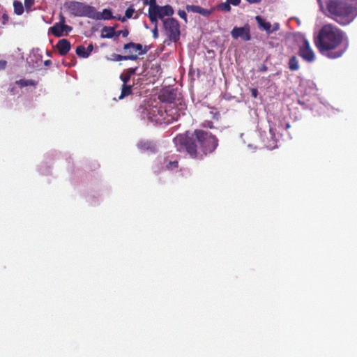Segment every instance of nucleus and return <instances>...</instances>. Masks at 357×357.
I'll list each match as a JSON object with an SVG mask.
<instances>
[{
  "label": "nucleus",
  "instance_id": "obj_24",
  "mask_svg": "<svg viewBox=\"0 0 357 357\" xmlns=\"http://www.w3.org/2000/svg\"><path fill=\"white\" fill-rule=\"evenodd\" d=\"M14 13L17 15H21L24 13V8L22 3L20 1L15 0L13 2Z\"/></svg>",
  "mask_w": 357,
  "mask_h": 357
},
{
  "label": "nucleus",
  "instance_id": "obj_29",
  "mask_svg": "<svg viewBox=\"0 0 357 357\" xmlns=\"http://www.w3.org/2000/svg\"><path fill=\"white\" fill-rule=\"evenodd\" d=\"M158 5L156 3L155 0H149V12H155L158 8Z\"/></svg>",
  "mask_w": 357,
  "mask_h": 357
},
{
  "label": "nucleus",
  "instance_id": "obj_35",
  "mask_svg": "<svg viewBox=\"0 0 357 357\" xmlns=\"http://www.w3.org/2000/svg\"><path fill=\"white\" fill-rule=\"evenodd\" d=\"M63 33L64 31L70 32L72 31L73 28L70 26L65 24V23H62Z\"/></svg>",
  "mask_w": 357,
  "mask_h": 357
},
{
  "label": "nucleus",
  "instance_id": "obj_38",
  "mask_svg": "<svg viewBox=\"0 0 357 357\" xmlns=\"http://www.w3.org/2000/svg\"><path fill=\"white\" fill-rule=\"evenodd\" d=\"M203 126L205 128H212L213 127V124L212 121H206L203 123Z\"/></svg>",
  "mask_w": 357,
  "mask_h": 357
},
{
  "label": "nucleus",
  "instance_id": "obj_50",
  "mask_svg": "<svg viewBox=\"0 0 357 357\" xmlns=\"http://www.w3.org/2000/svg\"><path fill=\"white\" fill-rule=\"evenodd\" d=\"M147 1H148V0H146V1H145V2H144V3H147Z\"/></svg>",
  "mask_w": 357,
  "mask_h": 357
},
{
  "label": "nucleus",
  "instance_id": "obj_23",
  "mask_svg": "<svg viewBox=\"0 0 357 357\" xmlns=\"http://www.w3.org/2000/svg\"><path fill=\"white\" fill-rule=\"evenodd\" d=\"M15 84L20 86L21 88L29 86H35L37 84V82L33 79H21L20 80H17L15 82Z\"/></svg>",
  "mask_w": 357,
  "mask_h": 357
},
{
  "label": "nucleus",
  "instance_id": "obj_6",
  "mask_svg": "<svg viewBox=\"0 0 357 357\" xmlns=\"http://www.w3.org/2000/svg\"><path fill=\"white\" fill-rule=\"evenodd\" d=\"M68 8L70 13L78 17H87L91 19L93 13V6L87 5L82 2L71 1L69 3Z\"/></svg>",
  "mask_w": 357,
  "mask_h": 357
},
{
  "label": "nucleus",
  "instance_id": "obj_39",
  "mask_svg": "<svg viewBox=\"0 0 357 357\" xmlns=\"http://www.w3.org/2000/svg\"><path fill=\"white\" fill-rule=\"evenodd\" d=\"M251 95L253 98H256L258 96V90L255 88H252L250 89Z\"/></svg>",
  "mask_w": 357,
  "mask_h": 357
},
{
  "label": "nucleus",
  "instance_id": "obj_30",
  "mask_svg": "<svg viewBox=\"0 0 357 357\" xmlns=\"http://www.w3.org/2000/svg\"><path fill=\"white\" fill-rule=\"evenodd\" d=\"M299 68L298 61L296 56H291V70H296Z\"/></svg>",
  "mask_w": 357,
  "mask_h": 357
},
{
  "label": "nucleus",
  "instance_id": "obj_42",
  "mask_svg": "<svg viewBox=\"0 0 357 357\" xmlns=\"http://www.w3.org/2000/svg\"><path fill=\"white\" fill-rule=\"evenodd\" d=\"M7 62L4 60H0V70L6 68Z\"/></svg>",
  "mask_w": 357,
  "mask_h": 357
},
{
  "label": "nucleus",
  "instance_id": "obj_2",
  "mask_svg": "<svg viewBox=\"0 0 357 357\" xmlns=\"http://www.w3.org/2000/svg\"><path fill=\"white\" fill-rule=\"evenodd\" d=\"M174 142L178 151L185 150L191 158L195 159H202L213 152L218 146V139L215 135L199 129L192 133L178 135Z\"/></svg>",
  "mask_w": 357,
  "mask_h": 357
},
{
  "label": "nucleus",
  "instance_id": "obj_8",
  "mask_svg": "<svg viewBox=\"0 0 357 357\" xmlns=\"http://www.w3.org/2000/svg\"><path fill=\"white\" fill-rule=\"evenodd\" d=\"M231 37L236 40L241 38L243 41H249L251 39L250 29L248 24L242 27L235 26L231 31Z\"/></svg>",
  "mask_w": 357,
  "mask_h": 357
},
{
  "label": "nucleus",
  "instance_id": "obj_12",
  "mask_svg": "<svg viewBox=\"0 0 357 357\" xmlns=\"http://www.w3.org/2000/svg\"><path fill=\"white\" fill-rule=\"evenodd\" d=\"M125 52H129V54H133V52H138L139 54H144L147 52V50H143L142 45L139 43H135L130 42L125 44L123 46Z\"/></svg>",
  "mask_w": 357,
  "mask_h": 357
},
{
  "label": "nucleus",
  "instance_id": "obj_19",
  "mask_svg": "<svg viewBox=\"0 0 357 357\" xmlns=\"http://www.w3.org/2000/svg\"><path fill=\"white\" fill-rule=\"evenodd\" d=\"M137 70V67H136V68H129L126 69L120 75V79L123 82V83L128 84V82L130 79L131 76L136 73Z\"/></svg>",
  "mask_w": 357,
  "mask_h": 357
},
{
  "label": "nucleus",
  "instance_id": "obj_1",
  "mask_svg": "<svg viewBox=\"0 0 357 357\" xmlns=\"http://www.w3.org/2000/svg\"><path fill=\"white\" fill-rule=\"evenodd\" d=\"M313 41L319 52L331 59L341 57L348 48L344 32L331 24H324L314 35Z\"/></svg>",
  "mask_w": 357,
  "mask_h": 357
},
{
  "label": "nucleus",
  "instance_id": "obj_33",
  "mask_svg": "<svg viewBox=\"0 0 357 357\" xmlns=\"http://www.w3.org/2000/svg\"><path fill=\"white\" fill-rule=\"evenodd\" d=\"M178 16H179L181 19L184 20V21H185V22H187V15H186V13H185L184 10H179L178 11Z\"/></svg>",
  "mask_w": 357,
  "mask_h": 357
},
{
  "label": "nucleus",
  "instance_id": "obj_45",
  "mask_svg": "<svg viewBox=\"0 0 357 357\" xmlns=\"http://www.w3.org/2000/svg\"><path fill=\"white\" fill-rule=\"evenodd\" d=\"M121 17V15H114V16L113 15V18H112V19H114V20H120Z\"/></svg>",
  "mask_w": 357,
  "mask_h": 357
},
{
  "label": "nucleus",
  "instance_id": "obj_40",
  "mask_svg": "<svg viewBox=\"0 0 357 357\" xmlns=\"http://www.w3.org/2000/svg\"><path fill=\"white\" fill-rule=\"evenodd\" d=\"M93 50V45L92 43H90L88 47L86 48V51L87 53H89V56L91 54L92 51Z\"/></svg>",
  "mask_w": 357,
  "mask_h": 357
},
{
  "label": "nucleus",
  "instance_id": "obj_4",
  "mask_svg": "<svg viewBox=\"0 0 357 357\" xmlns=\"http://www.w3.org/2000/svg\"><path fill=\"white\" fill-rule=\"evenodd\" d=\"M293 37L299 43V56L308 63L314 61L315 54L310 47L309 41L301 33H294Z\"/></svg>",
  "mask_w": 357,
  "mask_h": 357
},
{
  "label": "nucleus",
  "instance_id": "obj_15",
  "mask_svg": "<svg viewBox=\"0 0 357 357\" xmlns=\"http://www.w3.org/2000/svg\"><path fill=\"white\" fill-rule=\"evenodd\" d=\"M155 12L158 13V18H160L162 22L163 20H165L164 18L165 16L171 17L174 14V10L169 5H165L164 6H159Z\"/></svg>",
  "mask_w": 357,
  "mask_h": 357
},
{
  "label": "nucleus",
  "instance_id": "obj_13",
  "mask_svg": "<svg viewBox=\"0 0 357 357\" xmlns=\"http://www.w3.org/2000/svg\"><path fill=\"white\" fill-rule=\"evenodd\" d=\"M91 19L95 20H109L113 18L112 12L110 9L105 8L101 13H100L96 11L95 7H93V13Z\"/></svg>",
  "mask_w": 357,
  "mask_h": 357
},
{
  "label": "nucleus",
  "instance_id": "obj_46",
  "mask_svg": "<svg viewBox=\"0 0 357 357\" xmlns=\"http://www.w3.org/2000/svg\"><path fill=\"white\" fill-rule=\"evenodd\" d=\"M44 63H45V66H47L52 63V61L50 60H46Z\"/></svg>",
  "mask_w": 357,
  "mask_h": 357
},
{
  "label": "nucleus",
  "instance_id": "obj_18",
  "mask_svg": "<svg viewBox=\"0 0 357 357\" xmlns=\"http://www.w3.org/2000/svg\"><path fill=\"white\" fill-rule=\"evenodd\" d=\"M117 24L114 26H104L101 31L100 37L102 38H112L115 36L116 34V28Z\"/></svg>",
  "mask_w": 357,
  "mask_h": 357
},
{
  "label": "nucleus",
  "instance_id": "obj_7",
  "mask_svg": "<svg viewBox=\"0 0 357 357\" xmlns=\"http://www.w3.org/2000/svg\"><path fill=\"white\" fill-rule=\"evenodd\" d=\"M148 119L151 122H155L156 123H166V117L167 113L165 108L162 107H153L149 109L147 113Z\"/></svg>",
  "mask_w": 357,
  "mask_h": 357
},
{
  "label": "nucleus",
  "instance_id": "obj_26",
  "mask_svg": "<svg viewBox=\"0 0 357 357\" xmlns=\"http://www.w3.org/2000/svg\"><path fill=\"white\" fill-rule=\"evenodd\" d=\"M149 17L152 24H154V26H158V13L156 12H149Z\"/></svg>",
  "mask_w": 357,
  "mask_h": 357
},
{
  "label": "nucleus",
  "instance_id": "obj_44",
  "mask_svg": "<svg viewBox=\"0 0 357 357\" xmlns=\"http://www.w3.org/2000/svg\"><path fill=\"white\" fill-rule=\"evenodd\" d=\"M8 91L10 94H15L16 93V88L15 86H10L8 88Z\"/></svg>",
  "mask_w": 357,
  "mask_h": 357
},
{
  "label": "nucleus",
  "instance_id": "obj_34",
  "mask_svg": "<svg viewBox=\"0 0 357 357\" xmlns=\"http://www.w3.org/2000/svg\"><path fill=\"white\" fill-rule=\"evenodd\" d=\"M2 19V24H6L9 20V16L7 13H3L1 17Z\"/></svg>",
  "mask_w": 357,
  "mask_h": 357
},
{
  "label": "nucleus",
  "instance_id": "obj_28",
  "mask_svg": "<svg viewBox=\"0 0 357 357\" xmlns=\"http://www.w3.org/2000/svg\"><path fill=\"white\" fill-rule=\"evenodd\" d=\"M230 3L227 1V2L222 3L219 5V9L225 11V12H229L231 10V6Z\"/></svg>",
  "mask_w": 357,
  "mask_h": 357
},
{
  "label": "nucleus",
  "instance_id": "obj_37",
  "mask_svg": "<svg viewBox=\"0 0 357 357\" xmlns=\"http://www.w3.org/2000/svg\"><path fill=\"white\" fill-rule=\"evenodd\" d=\"M152 33H153V37L156 39L158 38V26H154V28L152 30Z\"/></svg>",
  "mask_w": 357,
  "mask_h": 357
},
{
  "label": "nucleus",
  "instance_id": "obj_16",
  "mask_svg": "<svg viewBox=\"0 0 357 357\" xmlns=\"http://www.w3.org/2000/svg\"><path fill=\"white\" fill-rule=\"evenodd\" d=\"M62 23H65V17H61L60 22L55 23L50 28L51 33L56 37H61L63 34Z\"/></svg>",
  "mask_w": 357,
  "mask_h": 357
},
{
  "label": "nucleus",
  "instance_id": "obj_48",
  "mask_svg": "<svg viewBox=\"0 0 357 357\" xmlns=\"http://www.w3.org/2000/svg\"><path fill=\"white\" fill-rule=\"evenodd\" d=\"M250 3H257L259 2L261 0H247Z\"/></svg>",
  "mask_w": 357,
  "mask_h": 357
},
{
  "label": "nucleus",
  "instance_id": "obj_22",
  "mask_svg": "<svg viewBox=\"0 0 357 357\" xmlns=\"http://www.w3.org/2000/svg\"><path fill=\"white\" fill-rule=\"evenodd\" d=\"M130 94H132V86L123 83L121 88V95L119 96V99L121 100Z\"/></svg>",
  "mask_w": 357,
  "mask_h": 357
},
{
  "label": "nucleus",
  "instance_id": "obj_21",
  "mask_svg": "<svg viewBox=\"0 0 357 357\" xmlns=\"http://www.w3.org/2000/svg\"><path fill=\"white\" fill-rule=\"evenodd\" d=\"M255 20L257 22L259 27L260 29H262L265 30L268 33H271L272 31V30H271V24L270 22H266L260 16H256Z\"/></svg>",
  "mask_w": 357,
  "mask_h": 357
},
{
  "label": "nucleus",
  "instance_id": "obj_41",
  "mask_svg": "<svg viewBox=\"0 0 357 357\" xmlns=\"http://www.w3.org/2000/svg\"><path fill=\"white\" fill-rule=\"evenodd\" d=\"M229 3L233 5V6H238L241 3V0H227Z\"/></svg>",
  "mask_w": 357,
  "mask_h": 357
},
{
  "label": "nucleus",
  "instance_id": "obj_43",
  "mask_svg": "<svg viewBox=\"0 0 357 357\" xmlns=\"http://www.w3.org/2000/svg\"><path fill=\"white\" fill-rule=\"evenodd\" d=\"M267 70H268L267 66H266L265 64H264V63H263V64H261V65L259 66V70H259V72L263 73V72H266V71H267Z\"/></svg>",
  "mask_w": 357,
  "mask_h": 357
},
{
  "label": "nucleus",
  "instance_id": "obj_11",
  "mask_svg": "<svg viewBox=\"0 0 357 357\" xmlns=\"http://www.w3.org/2000/svg\"><path fill=\"white\" fill-rule=\"evenodd\" d=\"M165 109L167 113V116H165L167 124H169L179 119L181 112L177 107H175V105H169L165 107Z\"/></svg>",
  "mask_w": 357,
  "mask_h": 357
},
{
  "label": "nucleus",
  "instance_id": "obj_20",
  "mask_svg": "<svg viewBox=\"0 0 357 357\" xmlns=\"http://www.w3.org/2000/svg\"><path fill=\"white\" fill-rule=\"evenodd\" d=\"M113 60L116 61L132 60L135 61L138 59V55L136 54H129L128 55H120L117 54H112Z\"/></svg>",
  "mask_w": 357,
  "mask_h": 357
},
{
  "label": "nucleus",
  "instance_id": "obj_14",
  "mask_svg": "<svg viewBox=\"0 0 357 357\" xmlns=\"http://www.w3.org/2000/svg\"><path fill=\"white\" fill-rule=\"evenodd\" d=\"M56 47L59 54L61 56H65L70 50L71 45L68 40L63 38L58 41Z\"/></svg>",
  "mask_w": 357,
  "mask_h": 357
},
{
  "label": "nucleus",
  "instance_id": "obj_5",
  "mask_svg": "<svg viewBox=\"0 0 357 357\" xmlns=\"http://www.w3.org/2000/svg\"><path fill=\"white\" fill-rule=\"evenodd\" d=\"M163 29L165 35L171 42L176 43L180 39V24L177 20L168 17L163 20Z\"/></svg>",
  "mask_w": 357,
  "mask_h": 357
},
{
  "label": "nucleus",
  "instance_id": "obj_25",
  "mask_svg": "<svg viewBox=\"0 0 357 357\" xmlns=\"http://www.w3.org/2000/svg\"><path fill=\"white\" fill-rule=\"evenodd\" d=\"M77 55L81 58H88L89 53L86 51V47L84 45H78L75 51Z\"/></svg>",
  "mask_w": 357,
  "mask_h": 357
},
{
  "label": "nucleus",
  "instance_id": "obj_49",
  "mask_svg": "<svg viewBox=\"0 0 357 357\" xmlns=\"http://www.w3.org/2000/svg\"><path fill=\"white\" fill-rule=\"evenodd\" d=\"M291 20H296V22H297V23H298V24H300V20H299L298 18H296V17H291Z\"/></svg>",
  "mask_w": 357,
  "mask_h": 357
},
{
  "label": "nucleus",
  "instance_id": "obj_3",
  "mask_svg": "<svg viewBox=\"0 0 357 357\" xmlns=\"http://www.w3.org/2000/svg\"><path fill=\"white\" fill-rule=\"evenodd\" d=\"M329 17L340 25H347L355 18L354 8L341 0H331L327 3Z\"/></svg>",
  "mask_w": 357,
  "mask_h": 357
},
{
  "label": "nucleus",
  "instance_id": "obj_9",
  "mask_svg": "<svg viewBox=\"0 0 357 357\" xmlns=\"http://www.w3.org/2000/svg\"><path fill=\"white\" fill-rule=\"evenodd\" d=\"M159 162L162 165V168L167 170H173L177 169L178 167V162L176 158L172 155H167L159 158Z\"/></svg>",
  "mask_w": 357,
  "mask_h": 357
},
{
  "label": "nucleus",
  "instance_id": "obj_36",
  "mask_svg": "<svg viewBox=\"0 0 357 357\" xmlns=\"http://www.w3.org/2000/svg\"><path fill=\"white\" fill-rule=\"evenodd\" d=\"M138 146L139 149H143V150L149 149L150 148L149 144H148L147 143H142V142L139 143L138 144Z\"/></svg>",
  "mask_w": 357,
  "mask_h": 357
},
{
  "label": "nucleus",
  "instance_id": "obj_17",
  "mask_svg": "<svg viewBox=\"0 0 357 357\" xmlns=\"http://www.w3.org/2000/svg\"><path fill=\"white\" fill-rule=\"evenodd\" d=\"M185 8L188 12L199 13L204 17H207L211 14V11L209 10L196 5H187Z\"/></svg>",
  "mask_w": 357,
  "mask_h": 357
},
{
  "label": "nucleus",
  "instance_id": "obj_27",
  "mask_svg": "<svg viewBox=\"0 0 357 357\" xmlns=\"http://www.w3.org/2000/svg\"><path fill=\"white\" fill-rule=\"evenodd\" d=\"M35 0H24V8L27 13L31 12V7L33 6Z\"/></svg>",
  "mask_w": 357,
  "mask_h": 357
},
{
  "label": "nucleus",
  "instance_id": "obj_31",
  "mask_svg": "<svg viewBox=\"0 0 357 357\" xmlns=\"http://www.w3.org/2000/svg\"><path fill=\"white\" fill-rule=\"evenodd\" d=\"M134 13L135 8H133L132 6H131L126 10L125 15L126 16L127 18L130 19L132 17Z\"/></svg>",
  "mask_w": 357,
  "mask_h": 357
},
{
  "label": "nucleus",
  "instance_id": "obj_47",
  "mask_svg": "<svg viewBox=\"0 0 357 357\" xmlns=\"http://www.w3.org/2000/svg\"><path fill=\"white\" fill-rule=\"evenodd\" d=\"M128 18L126 17V16L125 15L124 17H121V19H120V21L122 22H124L126 21Z\"/></svg>",
  "mask_w": 357,
  "mask_h": 357
},
{
  "label": "nucleus",
  "instance_id": "obj_32",
  "mask_svg": "<svg viewBox=\"0 0 357 357\" xmlns=\"http://www.w3.org/2000/svg\"><path fill=\"white\" fill-rule=\"evenodd\" d=\"M129 34V31L128 29H125L123 30H120V31H116V34L115 36H119L120 35H121L123 37H127Z\"/></svg>",
  "mask_w": 357,
  "mask_h": 357
},
{
  "label": "nucleus",
  "instance_id": "obj_10",
  "mask_svg": "<svg viewBox=\"0 0 357 357\" xmlns=\"http://www.w3.org/2000/svg\"><path fill=\"white\" fill-rule=\"evenodd\" d=\"M178 93L174 89H165L163 90L160 95V98L162 101L168 102L169 105H176L175 100L178 101V104L181 105L179 98L177 97Z\"/></svg>",
  "mask_w": 357,
  "mask_h": 357
}]
</instances>
